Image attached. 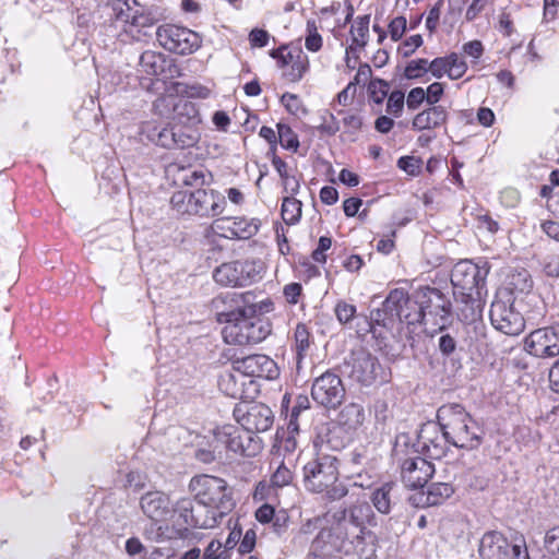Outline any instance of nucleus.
Returning a JSON list of instances; mask_svg holds the SVG:
<instances>
[{"mask_svg":"<svg viewBox=\"0 0 559 559\" xmlns=\"http://www.w3.org/2000/svg\"><path fill=\"white\" fill-rule=\"evenodd\" d=\"M468 67L465 60L457 53H450L448 76L451 80L461 79L467 71Z\"/></svg>","mask_w":559,"mask_h":559,"instance_id":"45","label":"nucleus"},{"mask_svg":"<svg viewBox=\"0 0 559 559\" xmlns=\"http://www.w3.org/2000/svg\"><path fill=\"white\" fill-rule=\"evenodd\" d=\"M140 507L143 513L151 520L145 528H153L168 524L171 513L169 497L162 491H150L140 499Z\"/></svg>","mask_w":559,"mask_h":559,"instance_id":"17","label":"nucleus"},{"mask_svg":"<svg viewBox=\"0 0 559 559\" xmlns=\"http://www.w3.org/2000/svg\"><path fill=\"white\" fill-rule=\"evenodd\" d=\"M311 396L313 401L323 407L336 408L345 397V388L342 379L332 371L324 372L314 379Z\"/></svg>","mask_w":559,"mask_h":559,"instance_id":"14","label":"nucleus"},{"mask_svg":"<svg viewBox=\"0 0 559 559\" xmlns=\"http://www.w3.org/2000/svg\"><path fill=\"white\" fill-rule=\"evenodd\" d=\"M544 545L548 552L559 556V525L546 532Z\"/></svg>","mask_w":559,"mask_h":559,"instance_id":"54","label":"nucleus"},{"mask_svg":"<svg viewBox=\"0 0 559 559\" xmlns=\"http://www.w3.org/2000/svg\"><path fill=\"white\" fill-rule=\"evenodd\" d=\"M489 318L492 326L506 335H519L525 328L524 318L514 308V297L507 288L497 292Z\"/></svg>","mask_w":559,"mask_h":559,"instance_id":"12","label":"nucleus"},{"mask_svg":"<svg viewBox=\"0 0 559 559\" xmlns=\"http://www.w3.org/2000/svg\"><path fill=\"white\" fill-rule=\"evenodd\" d=\"M509 286L511 292L527 293L533 286L532 278L526 270H521L512 273L509 277Z\"/></svg>","mask_w":559,"mask_h":559,"instance_id":"37","label":"nucleus"},{"mask_svg":"<svg viewBox=\"0 0 559 559\" xmlns=\"http://www.w3.org/2000/svg\"><path fill=\"white\" fill-rule=\"evenodd\" d=\"M424 43L421 35L415 34L404 39L397 47V53L403 58L412 56Z\"/></svg>","mask_w":559,"mask_h":559,"instance_id":"47","label":"nucleus"},{"mask_svg":"<svg viewBox=\"0 0 559 559\" xmlns=\"http://www.w3.org/2000/svg\"><path fill=\"white\" fill-rule=\"evenodd\" d=\"M442 431L456 448L473 450L481 442V429L462 405L448 404L437 412Z\"/></svg>","mask_w":559,"mask_h":559,"instance_id":"5","label":"nucleus"},{"mask_svg":"<svg viewBox=\"0 0 559 559\" xmlns=\"http://www.w3.org/2000/svg\"><path fill=\"white\" fill-rule=\"evenodd\" d=\"M236 364L237 369L249 377L273 380L280 374L276 362L266 355H250L238 360Z\"/></svg>","mask_w":559,"mask_h":559,"instance_id":"22","label":"nucleus"},{"mask_svg":"<svg viewBox=\"0 0 559 559\" xmlns=\"http://www.w3.org/2000/svg\"><path fill=\"white\" fill-rule=\"evenodd\" d=\"M281 102L285 106L286 110L296 117H301L307 114V110L302 105L301 99L295 94H283Z\"/></svg>","mask_w":559,"mask_h":559,"instance_id":"44","label":"nucleus"},{"mask_svg":"<svg viewBox=\"0 0 559 559\" xmlns=\"http://www.w3.org/2000/svg\"><path fill=\"white\" fill-rule=\"evenodd\" d=\"M490 266L487 261L473 263L468 260L457 262L451 272L453 297L457 318L473 323L481 318L487 296L486 278Z\"/></svg>","mask_w":559,"mask_h":559,"instance_id":"3","label":"nucleus"},{"mask_svg":"<svg viewBox=\"0 0 559 559\" xmlns=\"http://www.w3.org/2000/svg\"><path fill=\"white\" fill-rule=\"evenodd\" d=\"M433 473V464L421 456L408 457L401 465L402 481L409 489L424 487Z\"/></svg>","mask_w":559,"mask_h":559,"instance_id":"19","label":"nucleus"},{"mask_svg":"<svg viewBox=\"0 0 559 559\" xmlns=\"http://www.w3.org/2000/svg\"><path fill=\"white\" fill-rule=\"evenodd\" d=\"M203 559H229V554L219 540H212L204 550Z\"/></svg>","mask_w":559,"mask_h":559,"instance_id":"49","label":"nucleus"},{"mask_svg":"<svg viewBox=\"0 0 559 559\" xmlns=\"http://www.w3.org/2000/svg\"><path fill=\"white\" fill-rule=\"evenodd\" d=\"M156 39L168 51L179 55H190L201 46L198 33L175 24H164L156 29Z\"/></svg>","mask_w":559,"mask_h":559,"instance_id":"13","label":"nucleus"},{"mask_svg":"<svg viewBox=\"0 0 559 559\" xmlns=\"http://www.w3.org/2000/svg\"><path fill=\"white\" fill-rule=\"evenodd\" d=\"M216 525L215 512L201 519L194 513L193 501L190 498H181L174 507L171 506L168 524L145 528L144 535L147 539L159 542L182 537L189 527L211 528Z\"/></svg>","mask_w":559,"mask_h":559,"instance_id":"7","label":"nucleus"},{"mask_svg":"<svg viewBox=\"0 0 559 559\" xmlns=\"http://www.w3.org/2000/svg\"><path fill=\"white\" fill-rule=\"evenodd\" d=\"M336 512H344L345 519L353 524V528L357 531H368L366 525L374 521V514L371 507L367 502H357L349 508L340 509Z\"/></svg>","mask_w":559,"mask_h":559,"instance_id":"27","label":"nucleus"},{"mask_svg":"<svg viewBox=\"0 0 559 559\" xmlns=\"http://www.w3.org/2000/svg\"><path fill=\"white\" fill-rule=\"evenodd\" d=\"M251 293H227L214 302L216 319L225 324L222 335L227 344L247 345L262 342L271 333L270 323L255 318Z\"/></svg>","mask_w":559,"mask_h":559,"instance_id":"2","label":"nucleus"},{"mask_svg":"<svg viewBox=\"0 0 559 559\" xmlns=\"http://www.w3.org/2000/svg\"><path fill=\"white\" fill-rule=\"evenodd\" d=\"M448 120V111L443 106H432L418 112L413 121L414 130H432L443 126Z\"/></svg>","mask_w":559,"mask_h":559,"instance_id":"24","label":"nucleus"},{"mask_svg":"<svg viewBox=\"0 0 559 559\" xmlns=\"http://www.w3.org/2000/svg\"><path fill=\"white\" fill-rule=\"evenodd\" d=\"M395 484L392 481L384 483L371 496L373 507L382 514L391 512L393 498H394Z\"/></svg>","mask_w":559,"mask_h":559,"instance_id":"31","label":"nucleus"},{"mask_svg":"<svg viewBox=\"0 0 559 559\" xmlns=\"http://www.w3.org/2000/svg\"><path fill=\"white\" fill-rule=\"evenodd\" d=\"M355 313L356 307L346 301H338L335 306V316L342 324L348 323Z\"/></svg>","mask_w":559,"mask_h":559,"instance_id":"52","label":"nucleus"},{"mask_svg":"<svg viewBox=\"0 0 559 559\" xmlns=\"http://www.w3.org/2000/svg\"><path fill=\"white\" fill-rule=\"evenodd\" d=\"M277 491L278 489L271 481L260 480L255 485L252 498L257 502L275 501L278 496Z\"/></svg>","mask_w":559,"mask_h":559,"instance_id":"40","label":"nucleus"},{"mask_svg":"<svg viewBox=\"0 0 559 559\" xmlns=\"http://www.w3.org/2000/svg\"><path fill=\"white\" fill-rule=\"evenodd\" d=\"M170 204L178 214H190L192 192L177 191L170 198Z\"/></svg>","mask_w":559,"mask_h":559,"instance_id":"43","label":"nucleus"},{"mask_svg":"<svg viewBox=\"0 0 559 559\" xmlns=\"http://www.w3.org/2000/svg\"><path fill=\"white\" fill-rule=\"evenodd\" d=\"M332 246V239L326 236H321L319 238L318 247L312 252V259L317 263H325L326 262V255L325 251H328Z\"/></svg>","mask_w":559,"mask_h":559,"instance_id":"56","label":"nucleus"},{"mask_svg":"<svg viewBox=\"0 0 559 559\" xmlns=\"http://www.w3.org/2000/svg\"><path fill=\"white\" fill-rule=\"evenodd\" d=\"M454 492L453 486L449 483H432L415 495L414 500L421 507H432L443 503Z\"/></svg>","mask_w":559,"mask_h":559,"instance_id":"25","label":"nucleus"},{"mask_svg":"<svg viewBox=\"0 0 559 559\" xmlns=\"http://www.w3.org/2000/svg\"><path fill=\"white\" fill-rule=\"evenodd\" d=\"M365 420L364 407L358 403H349L338 414V423L347 430L358 429Z\"/></svg>","mask_w":559,"mask_h":559,"instance_id":"29","label":"nucleus"},{"mask_svg":"<svg viewBox=\"0 0 559 559\" xmlns=\"http://www.w3.org/2000/svg\"><path fill=\"white\" fill-rule=\"evenodd\" d=\"M292 61L288 64L290 71L286 73L293 82L299 81L309 69V59L300 49H294Z\"/></svg>","mask_w":559,"mask_h":559,"instance_id":"36","label":"nucleus"},{"mask_svg":"<svg viewBox=\"0 0 559 559\" xmlns=\"http://www.w3.org/2000/svg\"><path fill=\"white\" fill-rule=\"evenodd\" d=\"M109 7L115 26L121 29L119 36L140 41L155 24L152 12L136 0H110Z\"/></svg>","mask_w":559,"mask_h":559,"instance_id":"8","label":"nucleus"},{"mask_svg":"<svg viewBox=\"0 0 559 559\" xmlns=\"http://www.w3.org/2000/svg\"><path fill=\"white\" fill-rule=\"evenodd\" d=\"M277 141L282 145V147L286 150L296 151L299 146V141L296 133L292 130V128L284 123L277 124Z\"/></svg>","mask_w":559,"mask_h":559,"instance_id":"42","label":"nucleus"},{"mask_svg":"<svg viewBox=\"0 0 559 559\" xmlns=\"http://www.w3.org/2000/svg\"><path fill=\"white\" fill-rule=\"evenodd\" d=\"M261 222L258 218L236 217L228 227L230 236L238 239H249L260 229Z\"/></svg>","mask_w":559,"mask_h":559,"instance_id":"30","label":"nucleus"},{"mask_svg":"<svg viewBox=\"0 0 559 559\" xmlns=\"http://www.w3.org/2000/svg\"><path fill=\"white\" fill-rule=\"evenodd\" d=\"M261 264L255 261H239V271L242 273V286L254 282L260 274Z\"/></svg>","mask_w":559,"mask_h":559,"instance_id":"46","label":"nucleus"},{"mask_svg":"<svg viewBox=\"0 0 559 559\" xmlns=\"http://www.w3.org/2000/svg\"><path fill=\"white\" fill-rule=\"evenodd\" d=\"M424 100H427L425 90L423 87H414L407 95L406 104L408 109L415 110L423 104Z\"/></svg>","mask_w":559,"mask_h":559,"instance_id":"59","label":"nucleus"},{"mask_svg":"<svg viewBox=\"0 0 559 559\" xmlns=\"http://www.w3.org/2000/svg\"><path fill=\"white\" fill-rule=\"evenodd\" d=\"M305 48L307 51L316 53L323 47V37L319 33V26L316 20H308L304 33Z\"/></svg>","mask_w":559,"mask_h":559,"instance_id":"34","label":"nucleus"},{"mask_svg":"<svg viewBox=\"0 0 559 559\" xmlns=\"http://www.w3.org/2000/svg\"><path fill=\"white\" fill-rule=\"evenodd\" d=\"M405 96L402 92H392L388 98L386 111L395 117H399L403 110Z\"/></svg>","mask_w":559,"mask_h":559,"instance_id":"50","label":"nucleus"},{"mask_svg":"<svg viewBox=\"0 0 559 559\" xmlns=\"http://www.w3.org/2000/svg\"><path fill=\"white\" fill-rule=\"evenodd\" d=\"M166 57L155 50H145L141 53L138 63L140 84L148 88L152 78L162 74L165 70Z\"/></svg>","mask_w":559,"mask_h":559,"instance_id":"23","label":"nucleus"},{"mask_svg":"<svg viewBox=\"0 0 559 559\" xmlns=\"http://www.w3.org/2000/svg\"><path fill=\"white\" fill-rule=\"evenodd\" d=\"M338 460L329 454H318L308 461L302 468L305 488L311 492H324L329 500L344 498L348 489L338 483Z\"/></svg>","mask_w":559,"mask_h":559,"instance_id":"4","label":"nucleus"},{"mask_svg":"<svg viewBox=\"0 0 559 559\" xmlns=\"http://www.w3.org/2000/svg\"><path fill=\"white\" fill-rule=\"evenodd\" d=\"M481 559H530L525 538L515 535L508 538L498 531L486 532L478 546Z\"/></svg>","mask_w":559,"mask_h":559,"instance_id":"10","label":"nucleus"},{"mask_svg":"<svg viewBox=\"0 0 559 559\" xmlns=\"http://www.w3.org/2000/svg\"><path fill=\"white\" fill-rule=\"evenodd\" d=\"M407 29V20L405 16L399 15L393 17L388 25V34L393 41L402 39Z\"/></svg>","mask_w":559,"mask_h":559,"instance_id":"48","label":"nucleus"},{"mask_svg":"<svg viewBox=\"0 0 559 559\" xmlns=\"http://www.w3.org/2000/svg\"><path fill=\"white\" fill-rule=\"evenodd\" d=\"M332 520V526L329 530H322L313 539L314 551L326 555L334 551L348 554L373 537L370 531H361L358 527L355 531L353 524L345 519L344 512H334Z\"/></svg>","mask_w":559,"mask_h":559,"instance_id":"6","label":"nucleus"},{"mask_svg":"<svg viewBox=\"0 0 559 559\" xmlns=\"http://www.w3.org/2000/svg\"><path fill=\"white\" fill-rule=\"evenodd\" d=\"M225 206V197L218 191L198 189L192 192L190 215L215 217L223 214Z\"/></svg>","mask_w":559,"mask_h":559,"instance_id":"20","label":"nucleus"},{"mask_svg":"<svg viewBox=\"0 0 559 559\" xmlns=\"http://www.w3.org/2000/svg\"><path fill=\"white\" fill-rule=\"evenodd\" d=\"M370 15L357 16L350 26V44L348 53H359L367 46L369 40Z\"/></svg>","mask_w":559,"mask_h":559,"instance_id":"26","label":"nucleus"},{"mask_svg":"<svg viewBox=\"0 0 559 559\" xmlns=\"http://www.w3.org/2000/svg\"><path fill=\"white\" fill-rule=\"evenodd\" d=\"M213 442L223 447V457L241 455L252 457L262 450L261 439L252 436L243 428L225 425L213 430Z\"/></svg>","mask_w":559,"mask_h":559,"instance_id":"11","label":"nucleus"},{"mask_svg":"<svg viewBox=\"0 0 559 559\" xmlns=\"http://www.w3.org/2000/svg\"><path fill=\"white\" fill-rule=\"evenodd\" d=\"M216 283L224 286H242V273L239 271V261L223 263L213 272Z\"/></svg>","mask_w":559,"mask_h":559,"instance_id":"28","label":"nucleus"},{"mask_svg":"<svg viewBox=\"0 0 559 559\" xmlns=\"http://www.w3.org/2000/svg\"><path fill=\"white\" fill-rule=\"evenodd\" d=\"M302 203L294 197L283 199L281 214L287 225H295L300 221Z\"/></svg>","mask_w":559,"mask_h":559,"instance_id":"35","label":"nucleus"},{"mask_svg":"<svg viewBox=\"0 0 559 559\" xmlns=\"http://www.w3.org/2000/svg\"><path fill=\"white\" fill-rule=\"evenodd\" d=\"M426 92L427 103L432 106H438L437 103L440 100L444 93L443 84L439 82L431 83Z\"/></svg>","mask_w":559,"mask_h":559,"instance_id":"61","label":"nucleus"},{"mask_svg":"<svg viewBox=\"0 0 559 559\" xmlns=\"http://www.w3.org/2000/svg\"><path fill=\"white\" fill-rule=\"evenodd\" d=\"M183 171L182 182L186 186H198L206 182L205 171L203 169H186Z\"/></svg>","mask_w":559,"mask_h":559,"instance_id":"58","label":"nucleus"},{"mask_svg":"<svg viewBox=\"0 0 559 559\" xmlns=\"http://www.w3.org/2000/svg\"><path fill=\"white\" fill-rule=\"evenodd\" d=\"M235 415L239 425L251 435L269 430L274 420L272 409L264 404L238 407Z\"/></svg>","mask_w":559,"mask_h":559,"instance_id":"15","label":"nucleus"},{"mask_svg":"<svg viewBox=\"0 0 559 559\" xmlns=\"http://www.w3.org/2000/svg\"><path fill=\"white\" fill-rule=\"evenodd\" d=\"M189 489L199 503L211 508L206 510L210 515L215 512L217 523L234 508L231 492L223 478L206 474L198 475L191 478Z\"/></svg>","mask_w":559,"mask_h":559,"instance_id":"9","label":"nucleus"},{"mask_svg":"<svg viewBox=\"0 0 559 559\" xmlns=\"http://www.w3.org/2000/svg\"><path fill=\"white\" fill-rule=\"evenodd\" d=\"M397 166L400 169L404 170L408 175L415 176L419 173L420 163L414 156H402L397 160Z\"/></svg>","mask_w":559,"mask_h":559,"instance_id":"57","label":"nucleus"},{"mask_svg":"<svg viewBox=\"0 0 559 559\" xmlns=\"http://www.w3.org/2000/svg\"><path fill=\"white\" fill-rule=\"evenodd\" d=\"M293 52L294 50H289L287 46H282L277 49L271 50L270 57L276 60L278 67L284 68L290 63Z\"/></svg>","mask_w":559,"mask_h":559,"instance_id":"60","label":"nucleus"},{"mask_svg":"<svg viewBox=\"0 0 559 559\" xmlns=\"http://www.w3.org/2000/svg\"><path fill=\"white\" fill-rule=\"evenodd\" d=\"M349 377L364 384H372L381 371L378 359L366 352H358L352 356Z\"/></svg>","mask_w":559,"mask_h":559,"instance_id":"21","label":"nucleus"},{"mask_svg":"<svg viewBox=\"0 0 559 559\" xmlns=\"http://www.w3.org/2000/svg\"><path fill=\"white\" fill-rule=\"evenodd\" d=\"M463 52L473 58L474 60H478L484 53V45L480 40H471L463 45Z\"/></svg>","mask_w":559,"mask_h":559,"instance_id":"63","label":"nucleus"},{"mask_svg":"<svg viewBox=\"0 0 559 559\" xmlns=\"http://www.w3.org/2000/svg\"><path fill=\"white\" fill-rule=\"evenodd\" d=\"M271 35L262 28H253L249 33L248 40L251 48H262L269 45Z\"/></svg>","mask_w":559,"mask_h":559,"instance_id":"51","label":"nucleus"},{"mask_svg":"<svg viewBox=\"0 0 559 559\" xmlns=\"http://www.w3.org/2000/svg\"><path fill=\"white\" fill-rule=\"evenodd\" d=\"M418 444L426 455L440 460L445 455L450 440L439 423H427L419 430Z\"/></svg>","mask_w":559,"mask_h":559,"instance_id":"18","label":"nucleus"},{"mask_svg":"<svg viewBox=\"0 0 559 559\" xmlns=\"http://www.w3.org/2000/svg\"><path fill=\"white\" fill-rule=\"evenodd\" d=\"M197 459L202 463H212L216 460H223V447L218 442H213V435L209 441L207 448H200L195 452Z\"/></svg>","mask_w":559,"mask_h":559,"instance_id":"39","label":"nucleus"},{"mask_svg":"<svg viewBox=\"0 0 559 559\" xmlns=\"http://www.w3.org/2000/svg\"><path fill=\"white\" fill-rule=\"evenodd\" d=\"M451 313V302L447 296L433 287H420L412 295L395 288L383 301L382 309L371 311V319L386 326L397 320L408 326L431 325L443 329Z\"/></svg>","mask_w":559,"mask_h":559,"instance_id":"1","label":"nucleus"},{"mask_svg":"<svg viewBox=\"0 0 559 559\" xmlns=\"http://www.w3.org/2000/svg\"><path fill=\"white\" fill-rule=\"evenodd\" d=\"M429 72V61L425 58L413 59L407 62L404 69V78L415 80Z\"/></svg>","mask_w":559,"mask_h":559,"instance_id":"41","label":"nucleus"},{"mask_svg":"<svg viewBox=\"0 0 559 559\" xmlns=\"http://www.w3.org/2000/svg\"><path fill=\"white\" fill-rule=\"evenodd\" d=\"M178 132L173 129L163 128L160 129L155 138V134H152V140L155 141L158 145L163 147H179L183 148L187 146H192L195 143L194 136H187L186 140H177Z\"/></svg>","mask_w":559,"mask_h":559,"instance_id":"32","label":"nucleus"},{"mask_svg":"<svg viewBox=\"0 0 559 559\" xmlns=\"http://www.w3.org/2000/svg\"><path fill=\"white\" fill-rule=\"evenodd\" d=\"M302 286L299 283H289L284 286L283 294L287 302L296 305L301 295Z\"/></svg>","mask_w":559,"mask_h":559,"instance_id":"64","label":"nucleus"},{"mask_svg":"<svg viewBox=\"0 0 559 559\" xmlns=\"http://www.w3.org/2000/svg\"><path fill=\"white\" fill-rule=\"evenodd\" d=\"M294 479L293 471L284 463L278 462L275 466L274 472L271 475L270 481L277 488L281 489L292 484Z\"/></svg>","mask_w":559,"mask_h":559,"instance_id":"38","label":"nucleus"},{"mask_svg":"<svg viewBox=\"0 0 559 559\" xmlns=\"http://www.w3.org/2000/svg\"><path fill=\"white\" fill-rule=\"evenodd\" d=\"M525 349L536 357L559 355V326L537 329L525 338Z\"/></svg>","mask_w":559,"mask_h":559,"instance_id":"16","label":"nucleus"},{"mask_svg":"<svg viewBox=\"0 0 559 559\" xmlns=\"http://www.w3.org/2000/svg\"><path fill=\"white\" fill-rule=\"evenodd\" d=\"M318 130L322 134L334 135L340 130V123L333 114H328L322 116V122Z\"/></svg>","mask_w":559,"mask_h":559,"instance_id":"55","label":"nucleus"},{"mask_svg":"<svg viewBox=\"0 0 559 559\" xmlns=\"http://www.w3.org/2000/svg\"><path fill=\"white\" fill-rule=\"evenodd\" d=\"M311 343L312 340L308 328L304 323H298L294 331V350L298 366L306 357Z\"/></svg>","mask_w":559,"mask_h":559,"instance_id":"33","label":"nucleus"},{"mask_svg":"<svg viewBox=\"0 0 559 559\" xmlns=\"http://www.w3.org/2000/svg\"><path fill=\"white\" fill-rule=\"evenodd\" d=\"M126 551L129 556H140L142 559L143 556L147 555V550L138 537H131L127 539Z\"/></svg>","mask_w":559,"mask_h":559,"instance_id":"62","label":"nucleus"},{"mask_svg":"<svg viewBox=\"0 0 559 559\" xmlns=\"http://www.w3.org/2000/svg\"><path fill=\"white\" fill-rule=\"evenodd\" d=\"M449 60L450 55L429 61V72H431V74L437 79H441L443 75H448Z\"/></svg>","mask_w":559,"mask_h":559,"instance_id":"53","label":"nucleus"}]
</instances>
